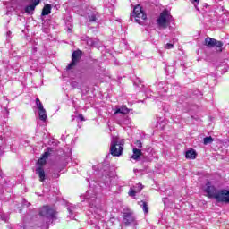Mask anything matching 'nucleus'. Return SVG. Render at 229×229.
Instances as JSON below:
<instances>
[{
  "label": "nucleus",
  "mask_w": 229,
  "mask_h": 229,
  "mask_svg": "<svg viewBox=\"0 0 229 229\" xmlns=\"http://www.w3.org/2000/svg\"><path fill=\"white\" fill-rule=\"evenodd\" d=\"M142 203V210L144 212V214H148V212H149V208L148 207V202L146 201H141Z\"/></svg>",
  "instance_id": "19"
},
{
  "label": "nucleus",
  "mask_w": 229,
  "mask_h": 229,
  "mask_svg": "<svg viewBox=\"0 0 229 229\" xmlns=\"http://www.w3.org/2000/svg\"><path fill=\"white\" fill-rule=\"evenodd\" d=\"M97 19L96 15H91L89 16V22H96Z\"/></svg>",
  "instance_id": "26"
},
{
  "label": "nucleus",
  "mask_w": 229,
  "mask_h": 229,
  "mask_svg": "<svg viewBox=\"0 0 229 229\" xmlns=\"http://www.w3.org/2000/svg\"><path fill=\"white\" fill-rule=\"evenodd\" d=\"M123 219L125 222V226H130L133 221H135V217H133L132 212L123 213Z\"/></svg>",
  "instance_id": "9"
},
{
  "label": "nucleus",
  "mask_w": 229,
  "mask_h": 229,
  "mask_svg": "<svg viewBox=\"0 0 229 229\" xmlns=\"http://www.w3.org/2000/svg\"><path fill=\"white\" fill-rule=\"evenodd\" d=\"M191 1H193V3L199 4V0H191Z\"/></svg>",
  "instance_id": "29"
},
{
  "label": "nucleus",
  "mask_w": 229,
  "mask_h": 229,
  "mask_svg": "<svg viewBox=\"0 0 229 229\" xmlns=\"http://www.w3.org/2000/svg\"><path fill=\"white\" fill-rule=\"evenodd\" d=\"M114 114H123V115H126V114H130V109H128V107L123 106L121 108L116 109Z\"/></svg>",
  "instance_id": "15"
},
{
  "label": "nucleus",
  "mask_w": 229,
  "mask_h": 229,
  "mask_svg": "<svg viewBox=\"0 0 229 229\" xmlns=\"http://www.w3.org/2000/svg\"><path fill=\"white\" fill-rule=\"evenodd\" d=\"M31 3H32V6L37 8V6L40 4V0H31Z\"/></svg>",
  "instance_id": "23"
},
{
  "label": "nucleus",
  "mask_w": 229,
  "mask_h": 229,
  "mask_svg": "<svg viewBox=\"0 0 229 229\" xmlns=\"http://www.w3.org/2000/svg\"><path fill=\"white\" fill-rule=\"evenodd\" d=\"M36 174L38 175L39 182H44V180H46V172L44 171V167L38 166L36 168Z\"/></svg>",
  "instance_id": "11"
},
{
  "label": "nucleus",
  "mask_w": 229,
  "mask_h": 229,
  "mask_svg": "<svg viewBox=\"0 0 229 229\" xmlns=\"http://www.w3.org/2000/svg\"><path fill=\"white\" fill-rule=\"evenodd\" d=\"M46 164H47V160L40 157L38 160V165H39V167H44V165H46Z\"/></svg>",
  "instance_id": "21"
},
{
  "label": "nucleus",
  "mask_w": 229,
  "mask_h": 229,
  "mask_svg": "<svg viewBox=\"0 0 229 229\" xmlns=\"http://www.w3.org/2000/svg\"><path fill=\"white\" fill-rule=\"evenodd\" d=\"M36 106L38 110H42L44 108V105H42L40 98H36Z\"/></svg>",
  "instance_id": "20"
},
{
  "label": "nucleus",
  "mask_w": 229,
  "mask_h": 229,
  "mask_svg": "<svg viewBox=\"0 0 229 229\" xmlns=\"http://www.w3.org/2000/svg\"><path fill=\"white\" fill-rule=\"evenodd\" d=\"M81 56H83V52L81 50L78 49L73 51L72 54V62L66 66V71L74 69L81 60Z\"/></svg>",
  "instance_id": "3"
},
{
  "label": "nucleus",
  "mask_w": 229,
  "mask_h": 229,
  "mask_svg": "<svg viewBox=\"0 0 229 229\" xmlns=\"http://www.w3.org/2000/svg\"><path fill=\"white\" fill-rule=\"evenodd\" d=\"M132 152H133V155L131 157V158H132V160H139V158H140V157H142V150H140L139 148H133Z\"/></svg>",
  "instance_id": "12"
},
{
  "label": "nucleus",
  "mask_w": 229,
  "mask_h": 229,
  "mask_svg": "<svg viewBox=\"0 0 229 229\" xmlns=\"http://www.w3.org/2000/svg\"><path fill=\"white\" fill-rule=\"evenodd\" d=\"M39 216L42 217H51L52 219H55L56 216V211L49 208V206H44L39 212Z\"/></svg>",
  "instance_id": "7"
},
{
  "label": "nucleus",
  "mask_w": 229,
  "mask_h": 229,
  "mask_svg": "<svg viewBox=\"0 0 229 229\" xmlns=\"http://www.w3.org/2000/svg\"><path fill=\"white\" fill-rule=\"evenodd\" d=\"M204 46H207V47L212 48V47H217V51L221 53L223 51V43L221 41H217L216 38H212L210 37H207L204 40Z\"/></svg>",
  "instance_id": "5"
},
{
  "label": "nucleus",
  "mask_w": 229,
  "mask_h": 229,
  "mask_svg": "<svg viewBox=\"0 0 229 229\" xmlns=\"http://www.w3.org/2000/svg\"><path fill=\"white\" fill-rule=\"evenodd\" d=\"M134 144H135V146H137V148H139V149H140L142 148L141 140H136Z\"/></svg>",
  "instance_id": "24"
},
{
  "label": "nucleus",
  "mask_w": 229,
  "mask_h": 229,
  "mask_svg": "<svg viewBox=\"0 0 229 229\" xmlns=\"http://www.w3.org/2000/svg\"><path fill=\"white\" fill-rule=\"evenodd\" d=\"M174 47V45L171 44V43H167L165 46V49H173Z\"/></svg>",
  "instance_id": "25"
},
{
  "label": "nucleus",
  "mask_w": 229,
  "mask_h": 229,
  "mask_svg": "<svg viewBox=\"0 0 229 229\" xmlns=\"http://www.w3.org/2000/svg\"><path fill=\"white\" fill-rule=\"evenodd\" d=\"M142 189H144V185H142V183H139L138 184V192H140V191H142Z\"/></svg>",
  "instance_id": "27"
},
{
  "label": "nucleus",
  "mask_w": 229,
  "mask_h": 229,
  "mask_svg": "<svg viewBox=\"0 0 229 229\" xmlns=\"http://www.w3.org/2000/svg\"><path fill=\"white\" fill-rule=\"evenodd\" d=\"M196 157H198V153H196V150H194V148H191L185 153V158H187L188 160H196Z\"/></svg>",
  "instance_id": "10"
},
{
  "label": "nucleus",
  "mask_w": 229,
  "mask_h": 229,
  "mask_svg": "<svg viewBox=\"0 0 229 229\" xmlns=\"http://www.w3.org/2000/svg\"><path fill=\"white\" fill-rule=\"evenodd\" d=\"M216 198L217 203H229V191L220 190V193Z\"/></svg>",
  "instance_id": "8"
},
{
  "label": "nucleus",
  "mask_w": 229,
  "mask_h": 229,
  "mask_svg": "<svg viewBox=\"0 0 229 229\" xmlns=\"http://www.w3.org/2000/svg\"><path fill=\"white\" fill-rule=\"evenodd\" d=\"M79 119L81 122L85 121V117L83 116V114H79Z\"/></svg>",
  "instance_id": "28"
},
{
  "label": "nucleus",
  "mask_w": 229,
  "mask_h": 229,
  "mask_svg": "<svg viewBox=\"0 0 229 229\" xmlns=\"http://www.w3.org/2000/svg\"><path fill=\"white\" fill-rule=\"evenodd\" d=\"M133 17L138 24H142V21H146L148 19V15L144 13V10H142L140 5H136L134 7Z\"/></svg>",
  "instance_id": "4"
},
{
  "label": "nucleus",
  "mask_w": 229,
  "mask_h": 229,
  "mask_svg": "<svg viewBox=\"0 0 229 229\" xmlns=\"http://www.w3.org/2000/svg\"><path fill=\"white\" fill-rule=\"evenodd\" d=\"M49 13H51V4H47L42 9L41 15L45 17V15H49Z\"/></svg>",
  "instance_id": "14"
},
{
  "label": "nucleus",
  "mask_w": 229,
  "mask_h": 229,
  "mask_svg": "<svg viewBox=\"0 0 229 229\" xmlns=\"http://www.w3.org/2000/svg\"><path fill=\"white\" fill-rule=\"evenodd\" d=\"M31 12H35V5H27L25 7V13H28L29 15L31 13Z\"/></svg>",
  "instance_id": "17"
},
{
  "label": "nucleus",
  "mask_w": 229,
  "mask_h": 229,
  "mask_svg": "<svg viewBox=\"0 0 229 229\" xmlns=\"http://www.w3.org/2000/svg\"><path fill=\"white\" fill-rule=\"evenodd\" d=\"M173 21V15H171V12L167 9H164L159 17L157 18V23L158 28H163V30H167V26L171 24Z\"/></svg>",
  "instance_id": "1"
},
{
  "label": "nucleus",
  "mask_w": 229,
  "mask_h": 229,
  "mask_svg": "<svg viewBox=\"0 0 229 229\" xmlns=\"http://www.w3.org/2000/svg\"><path fill=\"white\" fill-rule=\"evenodd\" d=\"M137 192H139V191H135V190L131 188L129 190L128 194H129V196H131V198H134V196H137Z\"/></svg>",
  "instance_id": "22"
},
{
  "label": "nucleus",
  "mask_w": 229,
  "mask_h": 229,
  "mask_svg": "<svg viewBox=\"0 0 229 229\" xmlns=\"http://www.w3.org/2000/svg\"><path fill=\"white\" fill-rule=\"evenodd\" d=\"M213 142H214V138H212V136L204 138L203 143L205 144V146H207V144H212Z\"/></svg>",
  "instance_id": "18"
},
{
  "label": "nucleus",
  "mask_w": 229,
  "mask_h": 229,
  "mask_svg": "<svg viewBox=\"0 0 229 229\" xmlns=\"http://www.w3.org/2000/svg\"><path fill=\"white\" fill-rule=\"evenodd\" d=\"M38 115H39V120L43 121V123H46V121H47V114H46L45 108L38 110Z\"/></svg>",
  "instance_id": "13"
},
{
  "label": "nucleus",
  "mask_w": 229,
  "mask_h": 229,
  "mask_svg": "<svg viewBox=\"0 0 229 229\" xmlns=\"http://www.w3.org/2000/svg\"><path fill=\"white\" fill-rule=\"evenodd\" d=\"M205 192H207L208 198L211 199H216L217 201V196H219L220 191H217L216 187L210 185V182H208Z\"/></svg>",
  "instance_id": "6"
},
{
  "label": "nucleus",
  "mask_w": 229,
  "mask_h": 229,
  "mask_svg": "<svg viewBox=\"0 0 229 229\" xmlns=\"http://www.w3.org/2000/svg\"><path fill=\"white\" fill-rule=\"evenodd\" d=\"M124 144H126V140L124 139L113 140L110 144V155H112V157H122L123 151H124Z\"/></svg>",
  "instance_id": "2"
},
{
  "label": "nucleus",
  "mask_w": 229,
  "mask_h": 229,
  "mask_svg": "<svg viewBox=\"0 0 229 229\" xmlns=\"http://www.w3.org/2000/svg\"><path fill=\"white\" fill-rule=\"evenodd\" d=\"M47 151L45 152L44 154H42V156L40 157L41 158H43L45 160H47V158H49L50 152L53 151V148H47Z\"/></svg>",
  "instance_id": "16"
}]
</instances>
